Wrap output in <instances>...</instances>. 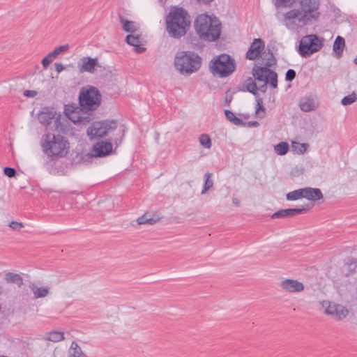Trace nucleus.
<instances>
[{
    "mask_svg": "<svg viewBox=\"0 0 357 357\" xmlns=\"http://www.w3.org/2000/svg\"><path fill=\"white\" fill-rule=\"evenodd\" d=\"M319 0H298L296 8L287 11L284 20L294 22L296 20L301 25L312 24L318 20Z\"/></svg>",
    "mask_w": 357,
    "mask_h": 357,
    "instance_id": "f257e3e1",
    "label": "nucleus"
},
{
    "mask_svg": "<svg viewBox=\"0 0 357 357\" xmlns=\"http://www.w3.org/2000/svg\"><path fill=\"white\" fill-rule=\"evenodd\" d=\"M197 34L200 39L213 42L220 38L222 24L218 17L206 13L199 15L194 22Z\"/></svg>",
    "mask_w": 357,
    "mask_h": 357,
    "instance_id": "f03ea898",
    "label": "nucleus"
},
{
    "mask_svg": "<svg viewBox=\"0 0 357 357\" xmlns=\"http://www.w3.org/2000/svg\"><path fill=\"white\" fill-rule=\"evenodd\" d=\"M190 22L187 11L183 8H176L166 17L167 30L172 38H180L187 33Z\"/></svg>",
    "mask_w": 357,
    "mask_h": 357,
    "instance_id": "7ed1b4c3",
    "label": "nucleus"
},
{
    "mask_svg": "<svg viewBox=\"0 0 357 357\" xmlns=\"http://www.w3.org/2000/svg\"><path fill=\"white\" fill-rule=\"evenodd\" d=\"M41 146L43 152L51 160H56L65 157L68 153L69 143L61 135L51 133L43 135L41 139Z\"/></svg>",
    "mask_w": 357,
    "mask_h": 357,
    "instance_id": "20e7f679",
    "label": "nucleus"
},
{
    "mask_svg": "<svg viewBox=\"0 0 357 357\" xmlns=\"http://www.w3.org/2000/svg\"><path fill=\"white\" fill-rule=\"evenodd\" d=\"M202 63V57L192 51L178 52L174 61L176 70L183 75L196 73L201 68Z\"/></svg>",
    "mask_w": 357,
    "mask_h": 357,
    "instance_id": "39448f33",
    "label": "nucleus"
},
{
    "mask_svg": "<svg viewBox=\"0 0 357 357\" xmlns=\"http://www.w3.org/2000/svg\"><path fill=\"white\" fill-rule=\"evenodd\" d=\"M236 61L233 57L227 54H221L214 57L209 63V69L213 75L227 77L236 70Z\"/></svg>",
    "mask_w": 357,
    "mask_h": 357,
    "instance_id": "423d86ee",
    "label": "nucleus"
},
{
    "mask_svg": "<svg viewBox=\"0 0 357 357\" xmlns=\"http://www.w3.org/2000/svg\"><path fill=\"white\" fill-rule=\"evenodd\" d=\"M102 101V95L95 86L82 87L79 94V103L82 109L93 112L98 109Z\"/></svg>",
    "mask_w": 357,
    "mask_h": 357,
    "instance_id": "0eeeda50",
    "label": "nucleus"
},
{
    "mask_svg": "<svg viewBox=\"0 0 357 357\" xmlns=\"http://www.w3.org/2000/svg\"><path fill=\"white\" fill-rule=\"evenodd\" d=\"M324 39L316 34L303 36L299 43L298 52L303 58H308L319 52L324 46Z\"/></svg>",
    "mask_w": 357,
    "mask_h": 357,
    "instance_id": "6e6552de",
    "label": "nucleus"
},
{
    "mask_svg": "<svg viewBox=\"0 0 357 357\" xmlns=\"http://www.w3.org/2000/svg\"><path fill=\"white\" fill-rule=\"evenodd\" d=\"M117 128L116 121H103L93 122L86 130L87 135L90 139L102 138L111 130H114Z\"/></svg>",
    "mask_w": 357,
    "mask_h": 357,
    "instance_id": "1a4fd4ad",
    "label": "nucleus"
},
{
    "mask_svg": "<svg viewBox=\"0 0 357 357\" xmlns=\"http://www.w3.org/2000/svg\"><path fill=\"white\" fill-rule=\"evenodd\" d=\"M78 107H75L73 105H66L65 109L66 115L68 119L75 124L85 126L89 123L93 119L91 113H88L87 110L80 112L75 111Z\"/></svg>",
    "mask_w": 357,
    "mask_h": 357,
    "instance_id": "9d476101",
    "label": "nucleus"
},
{
    "mask_svg": "<svg viewBox=\"0 0 357 357\" xmlns=\"http://www.w3.org/2000/svg\"><path fill=\"white\" fill-rule=\"evenodd\" d=\"M112 151V144L106 141H100L96 143L91 149L89 153H87L85 156L88 158H101L108 155Z\"/></svg>",
    "mask_w": 357,
    "mask_h": 357,
    "instance_id": "9b49d317",
    "label": "nucleus"
},
{
    "mask_svg": "<svg viewBox=\"0 0 357 357\" xmlns=\"http://www.w3.org/2000/svg\"><path fill=\"white\" fill-rule=\"evenodd\" d=\"M280 288L289 293L294 294L304 290V284L294 279H284L280 283Z\"/></svg>",
    "mask_w": 357,
    "mask_h": 357,
    "instance_id": "f8f14e48",
    "label": "nucleus"
},
{
    "mask_svg": "<svg viewBox=\"0 0 357 357\" xmlns=\"http://www.w3.org/2000/svg\"><path fill=\"white\" fill-rule=\"evenodd\" d=\"M310 209V205L307 204L306 206H302L301 208H287V209H281L275 213H274L271 215V218H285L289 217H293L297 215L298 214L304 213L307 212Z\"/></svg>",
    "mask_w": 357,
    "mask_h": 357,
    "instance_id": "ddd939ff",
    "label": "nucleus"
},
{
    "mask_svg": "<svg viewBox=\"0 0 357 357\" xmlns=\"http://www.w3.org/2000/svg\"><path fill=\"white\" fill-rule=\"evenodd\" d=\"M265 43L261 38H255L246 52V59H256L264 50Z\"/></svg>",
    "mask_w": 357,
    "mask_h": 357,
    "instance_id": "4468645a",
    "label": "nucleus"
},
{
    "mask_svg": "<svg viewBox=\"0 0 357 357\" xmlns=\"http://www.w3.org/2000/svg\"><path fill=\"white\" fill-rule=\"evenodd\" d=\"M325 312L333 316L337 319L341 320L348 315L349 310L341 305L331 303L325 310Z\"/></svg>",
    "mask_w": 357,
    "mask_h": 357,
    "instance_id": "2eb2a0df",
    "label": "nucleus"
},
{
    "mask_svg": "<svg viewBox=\"0 0 357 357\" xmlns=\"http://www.w3.org/2000/svg\"><path fill=\"white\" fill-rule=\"evenodd\" d=\"M98 65L97 58H91L89 56H84L81 59L80 62L78 63V68L81 73H90L95 72V68Z\"/></svg>",
    "mask_w": 357,
    "mask_h": 357,
    "instance_id": "dca6fc26",
    "label": "nucleus"
},
{
    "mask_svg": "<svg viewBox=\"0 0 357 357\" xmlns=\"http://www.w3.org/2000/svg\"><path fill=\"white\" fill-rule=\"evenodd\" d=\"M303 198L310 201H317L323 199L324 196L320 189L310 187L304 188Z\"/></svg>",
    "mask_w": 357,
    "mask_h": 357,
    "instance_id": "f3484780",
    "label": "nucleus"
},
{
    "mask_svg": "<svg viewBox=\"0 0 357 357\" xmlns=\"http://www.w3.org/2000/svg\"><path fill=\"white\" fill-rule=\"evenodd\" d=\"M126 42L133 47L137 53H143L146 51V48L141 46V36L139 35L130 34L126 37Z\"/></svg>",
    "mask_w": 357,
    "mask_h": 357,
    "instance_id": "a211bd4d",
    "label": "nucleus"
},
{
    "mask_svg": "<svg viewBox=\"0 0 357 357\" xmlns=\"http://www.w3.org/2000/svg\"><path fill=\"white\" fill-rule=\"evenodd\" d=\"M119 18L125 31L133 33L138 30L139 27L135 22L128 20L121 14H119Z\"/></svg>",
    "mask_w": 357,
    "mask_h": 357,
    "instance_id": "6ab92c4d",
    "label": "nucleus"
},
{
    "mask_svg": "<svg viewBox=\"0 0 357 357\" xmlns=\"http://www.w3.org/2000/svg\"><path fill=\"white\" fill-rule=\"evenodd\" d=\"M271 69L267 67H255L252 70L253 77L259 80L264 82L268 75Z\"/></svg>",
    "mask_w": 357,
    "mask_h": 357,
    "instance_id": "aec40b11",
    "label": "nucleus"
},
{
    "mask_svg": "<svg viewBox=\"0 0 357 357\" xmlns=\"http://www.w3.org/2000/svg\"><path fill=\"white\" fill-rule=\"evenodd\" d=\"M64 338V333L57 331H52L46 333L43 337V340L45 341H51L53 342H59L63 340Z\"/></svg>",
    "mask_w": 357,
    "mask_h": 357,
    "instance_id": "412c9836",
    "label": "nucleus"
},
{
    "mask_svg": "<svg viewBox=\"0 0 357 357\" xmlns=\"http://www.w3.org/2000/svg\"><path fill=\"white\" fill-rule=\"evenodd\" d=\"M345 46V40L344 38L338 36L333 43V51L337 58H340L342 55L343 50Z\"/></svg>",
    "mask_w": 357,
    "mask_h": 357,
    "instance_id": "4be33fe9",
    "label": "nucleus"
},
{
    "mask_svg": "<svg viewBox=\"0 0 357 357\" xmlns=\"http://www.w3.org/2000/svg\"><path fill=\"white\" fill-rule=\"evenodd\" d=\"M46 111H43L40 116V122L45 126H48L52 123V120L54 118L55 112L50 111L48 109H45Z\"/></svg>",
    "mask_w": 357,
    "mask_h": 357,
    "instance_id": "5701e85b",
    "label": "nucleus"
},
{
    "mask_svg": "<svg viewBox=\"0 0 357 357\" xmlns=\"http://www.w3.org/2000/svg\"><path fill=\"white\" fill-rule=\"evenodd\" d=\"M68 357H86L81 347L75 341H73L68 350Z\"/></svg>",
    "mask_w": 357,
    "mask_h": 357,
    "instance_id": "b1692460",
    "label": "nucleus"
},
{
    "mask_svg": "<svg viewBox=\"0 0 357 357\" xmlns=\"http://www.w3.org/2000/svg\"><path fill=\"white\" fill-rule=\"evenodd\" d=\"M4 279L8 283L16 284L19 287L23 284V279L17 273H7L4 275Z\"/></svg>",
    "mask_w": 357,
    "mask_h": 357,
    "instance_id": "393cba45",
    "label": "nucleus"
},
{
    "mask_svg": "<svg viewBox=\"0 0 357 357\" xmlns=\"http://www.w3.org/2000/svg\"><path fill=\"white\" fill-rule=\"evenodd\" d=\"M159 219L160 218H154L150 213H146L143 215L139 217L137 220V222L139 225L147 224L152 225L156 223Z\"/></svg>",
    "mask_w": 357,
    "mask_h": 357,
    "instance_id": "a878e982",
    "label": "nucleus"
},
{
    "mask_svg": "<svg viewBox=\"0 0 357 357\" xmlns=\"http://www.w3.org/2000/svg\"><path fill=\"white\" fill-rule=\"evenodd\" d=\"M213 174L210 172H206L204 176V183L203 185V189L202 190V195H204L206 193L208 190H209L213 186V181L212 179Z\"/></svg>",
    "mask_w": 357,
    "mask_h": 357,
    "instance_id": "bb28decb",
    "label": "nucleus"
},
{
    "mask_svg": "<svg viewBox=\"0 0 357 357\" xmlns=\"http://www.w3.org/2000/svg\"><path fill=\"white\" fill-rule=\"evenodd\" d=\"M299 107L302 111L306 112L313 111L316 108L314 102L311 99H307L301 101L299 103Z\"/></svg>",
    "mask_w": 357,
    "mask_h": 357,
    "instance_id": "cd10ccee",
    "label": "nucleus"
},
{
    "mask_svg": "<svg viewBox=\"0 0 357 357\" xmlns=\"http://www.w3.org/2000/svg\"><path fill=\"white\" fill-rule=\"evenodd\" d=\"M227 119L235 126H244L245 123L239 118L236 116L235 114L230 110H225Z\"/></svg>",
    "mask_w": 357,
    "mask_h": 357,
    "instance_id": "c85d7f7f",
    "label": "nucleus"
},
{
    "mask_svg": "<svg viewBox=\"0 0 357 357\" xmlns=\"http://www.w3.org/2000/svg\"><path fill=\"white\" fill-rule=\"evenodd\" d=\"M245 86L247 91L252 93L256 97L258 96V88L257 87L255 82L251 77H249L246 79Z\"/></svg>",
    "mask_w": 357,
    "mask_h": 357,
    "instance_id": "c756f323",
    "label": "nucleus"
},
{
    "mask_svg": "<svg viewBox=\"0 0 357 357\" xmlns=\"http://www.w3.org/2000/svg\"><path fill=\"white\" fill-rule=\"evenodd\" d=\"M264 82L266 84H269L274 89L277 88L278 87V74L273 70H271L268 73V75L266 77Z\"/></svg>",
    "mask_w": 357,
    "mask_h": 357,
    "instance_id": "7c9ffc66",
    "label": "nucleus"
},
{
    "mask_svg": "<svg viewBox=\"0 0 357 357\" xmlns=\"http://www.w3.org/2000/svg\"><path fill=\"white\" fill-rule=\"evenodd\" d=\"M275 151L280 155H285L289 149V146L286 142H281L274 147Z\"/></svg>",
    "mask_w": 357,
    "mask_h": 357,
    "instance_id": "2f4dec72",
    "label": "nucleus"
},
{
    "mask_svg": "<svg viewBox=\"0 0 357 357\" xmlns=\"http://www.w3.org/2000/svg\"><path fill=\"white\" fill-rule=\"evenodd\" d=\"M31 289L35 298L45 297L49 294V289L46 287H33Z\"/></svg>",
    "mask_w": 357,
    "mask_h": 357,
    "instance_id": "473e14b6",
    "label": "nucleus"
},
{
    "mask_svg": "<svg viewBox=\"0 0 357 357\" xmlns=\"http://www.w3.org/2000/svg\"><path fill=\"white\" fill-rule=\"evenodd\" d=\"M287 199L289 201L297 200L300 198H303V189L301 188L291 191L287 194Z\"/></svg>",
    "mask_w": 357,
    "mask_h": 357,
    "instance_id": "72a5a7b5",
    "label": "nucleus"
},
{
    "mask_svg": "<svg viewBox=\"0 0 357 357\" xmlns=\"http://www.w3.org/2000/svg\"><path fill=\"white\" fill-rule=\"evenodd\" d=\"M70 46L68 44L63 45L56 47L52 52H50L52 56L54 59L57 57L60 54L63 53L68 50Z\"/></svg>",
    "mask_w": 357,
    "mask_h": 357,
    "instance_id": "f704fd0d",
    "label": "nucleus"
},
{
    "mask_svg": "<svg viewBox=\"0 0 357 357\" xmlns=\"http://www.w3.org/2000/svg\"><path fill=\"white\" fill-rule=\"evenodd\" d=\"M200 144L206 149L211 147V139L207 134H202L199 137Z\"/></svg>",
    "mask_w": 357,
    "mask_h": 357,
    "instance_id": "c9c22d12",
    "label": "nucleus"
},
{
    "mask_svg": "<svg viewBox=\"0 0 357 357\" xmlns=\"http://www.w3.org/2000/svg\"><path fill=\"white\" fill-rule=\"evenodd\" d=\"M357 99L356 94L353 92L351 94L344 96L342 100L341 103L343 105H349L353 102H354Z\"/></svg>",
    "mask_w": 357,
    "mask_h": 357,
    "instance_id": "e433bc0d",
    "label": "nucleus"
},
{
    "mask_svg": "<svg viewBox=\"0 0 357 357\" xmlns=\"http://www.w3.org/2000/svg\"><path fill=\"white\" fill-rule=\"evenodd\" d=\"M296 0H274V4L277 8L291 7Z\"/></svg>",
    "mask_w": 357,
    "mask_h": 357,
    "instance_id": "4c0bfd02",
    "label": "nucleus"
},
{
    "mask_svg": "<svg viewBox=\"0 0 357 357\" xmlns=\"http://www.w3.org/2000/svg\"><path fill=\"white\" fill-rule=\"evenodd\" d=\"M54 59V58L52 56L50 53L47 56H45L42 60V65L43 68L46 69L49 66V65L52 62Z\"/></svg>",
    "mask_w": 357,
    "mask_h": 357,
    "instance_id": "58836bf2",
    "label": "nucleus"
},
{
    "mask_svg": "<svg viewBox=\"0 0 357 357\" xmlns=\"http://www.w3.org/2000/svg\"><path fill=\"white\" fill-rule=\"evenodd\" d=\"M3 173L8 177L12 178L16 175V170L13 167H6L3 168Z\"/></svg>",
    "mask_w": 357,
    "mask_h": 357,
    "instance_id": "ea45409f",
    "label": "nucleus"
},
{
    "mask_svg": "<svg viewBox=\"0 0 357 357\" xmlns=\"http://www.w3.org/2000/svg\"><path fill=\"white\" fill-rule=\"evenodd\" d=\"M296 71L293 69H289L285 74V79L287 82H291L296 77Z\"/></svg>",
    "mask_w": 357,
    "mask_h": 357,
    "instance_id": "a19ab883",
    "label": "nucleus"
},
{
    "mask_svg": "<svg viewBox=\"0 0 357 357\" xmlns=\"http://www.w3.org/2000/svg\"><path fill=\"white\" fill-rule=\"evenodd\" d=\"M8 226L15 230H18V229H20L21 228L24 227V225L22 222H18L16 221L10 222Z\"/></svg>",
    "mask_w": 357,
    "mask_h": 357,
    "instance_id": "79ce46f5",
    "label": "nucleus"
},
{
    "mask_svg": "<svg viewBox=\"0 0 357 357\" xmlns=\"http://www.w3.org/2000/svg\"><path fill=\"white\" fill-rule=\"evenodd\" d=\"M275 61H276L273 56V54L272 53H270L269 58L268 59L267 61L265 63L264 67H267V68L271 67L275 63Z\"/></svg>",
    "mask_w": 357,
    "mask_h": 357,
    "instance_id": "37998d69",
    "label": "nucleus"
},
{
    "mask_svg": "<svg viewBox=\"0 0 357 357\" xmlns=\"http://www.w3.org/2000/svg\"><path fill=\"white\" fill-rule=\"evenodd\" d=\"M257 107L256 112L258 113L260 110H261L263 112L265 111V108L263 105V101L261 98H257Z\"/></svg>",
    "mask_w": 357,
    "mask_h": 357,
    "instance_id": "c03bdc74",
    "label": "nucleus"
},
{
    "mask_svg": "<svg viewBox=\"0 0 357 357\" xmlns=\"http://www.w3.org/2000/svg\"><path fill=\"white\" fill-rule=\"evenodd\" d=\"M56 71L59 73L65 69L64 66L61 63H56L54 64Z\"/></svg>",
    "mask_w": 357,
    "mask_h": 357,
    "instance_id": "a18cd8bd",
    "label": "nucleus"
},
{
    "mask_svg": "<svg viewBox=\"0 0 357 357\" xmlns=\"http://www.w3.org/2000/svg\"><path fill=\"white\" fill-rule=\"evenodd\" d=\"M37 94L36 91H32V90H26L24 92V95L25 96H27V97H34L36 96Z\"/></svg>",
    "mask_w": 357,
    "mask_h": 357,
    "instance_id": "49530a36",
    "label": "nucleus"
},
{
    "mask_svg": "<svg viewBox=\"0 0 357 357\" xmlns=\"http://www.w3.org/2000/svg\"><path fill=\"white\" fill-rule=\"evenodd\" d=\"M307 147H308L307 144H305V143L301 144V149H299L300 153H303L304 152H305Z\"/></svg>",
    "mask_w": 357,
    "mask_h": 357,
    "instance_id": "de8ad7c7",
    "label": "nucleus"
},
{
    "mask_svg": "<svg viewBox=\"0 0 357 357\" xmlns=\"http://www.w3.org/2000/svg\"><path fill=\"white\" fill-rule=\"evenodd\" d=\"M199 3L203 4V5H209L211 2H213L214 0H196Z\"/></svg>",
    "mask_w": 357,
    "mask_h": 357,
    "instance_id": "09e8293b",
    "label": "nucleus"
},
{
    "mask_svg": "<svg viewBox=\"0 0 357 357\" xmlns=\"http://www.w3.org/2000/svg\"><path fill=\"white\" fill-rule=\"evenodd\" d=\"M232 203H233V204H234L235 206H236V207H238V206H240V201H239V199H238L237 197H232Z\"/></svg>",
    "mask_w": 357,
    "mask_h": 357,
    "instance_id": "8fccbe9b",
    "label": "nucleus"
},
{
    "mask_svg": "<svg viewBox=\"0 0 357 357\" xmlns=\"http://www.w3.org/2000/svg\"><path fill=\"white\" fill-rule=\"evenodd\" d=\"M266 84L265 82L263 85H261L259 89L258 90L261 91V92L263 93H265L266 91V89H267V86H266Z\"/></svg>",
    "mask_w": 357,
    "mask_h": 357,
    "instance_id": "3c124183",
    "label": "nucleus"
},
{
    "mask_svg": "<svg viewBox=\"0 0 357 357\" xmlns=\"http://www.w3.org/2000/svg\"><path fill=\"white\" fill-rule=\"evenodd\" d=\"M231 100H232V96L231 95H228L227 93L226 98H225V101L227 102V103L228 105L231 102Z\"/></svg>",
    "mask_w": 357,
    "mask_h": 357,
    "instance_id": "603ef678",
    "label": "nucleus"
},
{
    "mask_svg": "<svg viewBox=\"0 0 357 357\" xmlns=\"http://www.w3.org/2000/svg\"><path fill=\"white\" fill-rule=\"evenodd\" d=\"M248 125L250 126L257 127L259 126V123L257 121H250V122H248Z\"/></svg>",
    "mask_w": 357,
    "mask_h": 357,
    "instance_id": "864d4df0",
    "label": "nucleus"
}]
</instances>
